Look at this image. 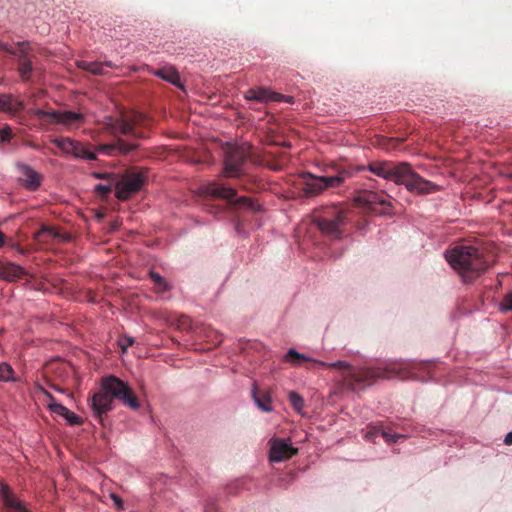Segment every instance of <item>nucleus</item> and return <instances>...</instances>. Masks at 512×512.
<instances>
[{"instance_id":"nucleus-19","label":"nucleus","mask_w":512,"mask_h":512,"mask_svg":"<svg viewBox=\"0 0 512 512\" xmlns=\"http://www.w3.org/2000/svg\"><path fill=\"white\" fill-rule=\"evenodd\" d=\"M252 397L254 399L255 404L263 412H271L273 410L272 400L269 392L259 390L256 384L253 385Z\"/></svg>"},{"instance_id":"nucleus-41","label":"nucleus","mask_w":512,"mask_h":512,"mask_svg":"<svg viewBox=\"0 0 512 512\" xmlns=\"http://www.w3.org/2000/svg\"><path fill=\"white\" fill-rule=\"evenodd\" d=\"M5 244V235L0 231V248Z\"/></svg>"},{"instance_id":"nucleus-12","label":"nucleus","mask_w":512,"mask_h":512,"mask_svg":"<svg viewBox=\"0 0 512 512\" xmlns=\"http://www.w3.org/2000/svg\"><path fill=\"white\" fill-rule=\"evenodd\" d=\"M53 143L66 154H71L75 158L95 160L96 155L88 150L81 142L68 137L54 139Z\"/></svg>"},{"instance_id":"nucleus-1","label":"nucleus","mask_w":512,"mask_h":512,"mask_svg":"<svg viewBox=\"0 0 512 512\" xmlns=\"http://www.w3.org/2000/svg\"><path fill=\"white\" fill-rule=\"evenodd\" d=\"M285 360L291 362L293 365H301L304 361H311L326 368L341 370L344 373L343 381L345 385L352 390L361 389L364 386L370 385L374 380L379 378H390L394 375H399L398 364L393 365L386 370L371 368L354 369L345 361H336L333 363L317 361L306 357L304 354L298 353L295 349H290L287 352Z\"/></svg>"},{"instance_id":"nucleus-8","label":"nucleus","mask_w":512,"mask_h":512,"mask_svg":"<svg viewBox=\"0 0 512 512\" xmlns=\"http://www.w3.org/2000/svg\"><path fill=\"white\" fill-rule=\"evenodd\" d=\"M203 193L212 198L227 200L234 207H248L254 209L252 199L246 196L235 198L237 190L219 182H210L203 187Z\"/></svg>"},{"instance_id":"nucleus-21","label":"nucleus","mask_w":512,"mask_h":512,"mask_svg":"<svg viewBox=\"0 0 512 512\" xmlns=\"http://www.w3.org/2000/svg\"><path fill=\"white\" fill-rule=\"evenodd\" d=\"M26 274L25 270L14 263H3V271L1 280L15 281Z\"/></svg>"},{"instance_id":"nucleus-4","label":"nucleus","mask_w":512,"mask_h":512,"mask_svg":"<svg viewBox=\"0 0 512 512\" xmlns=\"http://www.w3.org/2000/svg\"><path fill=\"white\" fill-rule=\"evenodd\" d=\"M445 258L464 282H471L489 267L484 252L475 246L458 245L446 251Z\"/></svg>"},{"instance_id":"nucleus-42","label":"nucleus","mask_w":512,"mask_h":512,"mask_svg":"<svg viewBox=\"0 0 512 512\" xmlns=\"http://www.w3.org/2000/svg\"><path fill=\"white\" fill-rule=\"evenodd\" d=\"M3 262L0 261V279L2 278Z\"/></svg>"},{"instance_id":"nucleus-27","label":"nucleus","mask_w":512,"mask_h":512,"mask_svg":"<svg viewBox=\"0 0 512 512\" xmlns=\"http://www.w3.org/2000/svg\"><path fill=\"white\" fill-rule=\"evenodd\" d=\"M46 236L50 238L58 237V233L48 227H42L38 232L35 233V239L39 242H47Z\"/></svg>"},{"instance_id":"nucleus-13","label":"nucleus","mask_w":512,"mask_h":512,"mask_svg":"<svg viewBox=\"0 0 512 512\" xmlns=\"http://www.w3.org/2000/svg\"><path fill=\"white\" fill-rule=\"evenodd\" d=\"M16 54H12L18 58V72L23 80H29L33 71L32 64V47L30 42L22 41L16 43Z\"/></svg>"},{"instance_id":"nucleus-18","label":"nucleus","mask_w":512,"mask_h":512,"mask_svg":"<svg viewBox=\"0 0 512 512\" xmlns=\"http://www.w3.org/2000/svg\"><path fill=\"white\" fill-rule=\"evenodd\" d=\"M79 69L85 70L93 75H104V67L114 68L115 64L111 61L105 62H88L85 60H79L76 62Z\"/></svg>"},{"instance_id":"nucleus-6","label":"nucleus","mask_w":512,"mask_h":512,"mask_svg":"<svg viewBox=\"0 0 512 512\" xmlns=\"http://www.w3.org/2000/svg\"><path fill=\"white\" fill-rule=\"evenodd\" d=\"M315 223L323 234L331 238H340L342 228L347 223V212L342 206L327 207L315 218Z\"/></svg>"},{"instance_id":"nucleus-3","label":"nucleus","mask_w":512,"mask_h":512,"mask_svg":"<svg viewBox=\"0 0 512 512\" xmlns=\"http://www.w3.org/2000/svg\"><path fill=\"white\" fill-rule=\"evenodd\" d=\"M113 399L121 401L132 409L140 407L137 397L127 383L115 376L104 377L101 381V389L89 400L93 415L101 424H103V416L113 408Z\"/></svg>"},{"instance_id":"nucleus-5","label":"nucleus","mask_w":512,"mask_h":512,"mask_svg":"<svg viewBox=\"0 0 512 512\" xmlns=\"http://www.w3.org/2000/svg\"><path fill=\"white\" fill-rule=\"evenodd\" d=\"M333 174L325 176H315L309 172L301 174L303 191L305 196L313 197L322 193L325 189L338 188L356 175L360 171H364V166L339 165L331 166Z\"/></svg>"},{"instance_id":"nucleus-15","label":"nucleus","mask_w":512,"mask_h":512,"mask_svg":"<svg viewBox=\"0 0 512 512\" xmlns=\"http://www.w3.org/2000/svg\"><path fill=\"white\" fill-rule=\"evenodd\" d=\"M298 452L288 440L276 438L271 442L269 459L272 462H282L290 459Z\"/></svg>"},{"instance_id":"nucleus-37","label":"nucleus","mask_w":512,"mask_h":512,"mask_svg":"<svg viewBox=\"0 0 512 512\" xmlns=\"http://www.w3.org/2000/svg\"><path fill=\"white\" fill-rule=\"evenodd\" d=\"M110 498L112 499L114 505L116 506V508L118 510H124V502L121 497H119L118 495H116L114 493H111Z\"/></svg>"},{"instance_id":"nucleus-26","label":"nucleus","mask_w":512,"mask_h":512,"mask_svg":"<svg viewBox=\"0 0 512 512\" xmlns=\"http://www.w3.org/2000/svg\"><path fill=\"white\" fill-rule=\"evenodd\" d=\"M46 395L47 397L49 398V402H48V407L50 409V411L56 415H60L64 418L65 414L67 413L68 411V408H66L65 406H63L62 404L58 403L55 401L54 397L46 392Z\"/></svg>"},{"instance_id":"nucleus-36","label":"nucleus","mask_w":512,"mask_h":512,"mask_svg":"<svg viewBox=\"0 0 512 512\" xmlns=\"http://www.w3.org/2000/svg\"><path fill=\"white\" fill-rule=\"evenodd\" d=\"M93 176L97 179H105V180H108L110 182H115L116 181V178H117V175L114 174V173H93Z\"/></svg>"},{"instance_id":"nucleus-23","label":"nucleus","mask_w":512,"mask_h":512,"mask_svg":"<svg viewBox=\"0 0 512 512\" xmlns=\"http://www.w3.org/2000/svg\"><path fill=\"white\" fill-rule=\"evenodd\" d=\"M23 109L22 102L13 103L12 96L10 94H0V111L3 112H17Z\"/></svg>"},{"instance_id":"nucleus-16","label":"nucleus","mask_w":512,"mask_h":512,"mask_svg":"<svg viewBox=\"0 0 512 512\" xmlns=\"http://www.w3.org/2000/svg\"><path fill=\"white\" fill-rule=\"evenodd\" d=\"M357 199L365 204L368 209L379 213H386L390 207V203L387 201V195L383 193L366 191Z\"/></svg>"},{"instance_id":"nucleus-28","label":"nucleus","mask_w":512,"mask_h":512,"mask_svg":"<svg viewBox=\"0 0 512 512\" xmlns=\"http://www.w3.org/2000/svg\"><path fill=\"white\" fill-rule=\"evenodd\" d=\"M289 401L292 405V407L297 411L301 412V410L304 407V400L303 398L296 392L291 391L289 393Z\"/></svg>"},{"instance_id":"nucleus-35","label":"nucleus","mask_w":512,"mask_h":512,"mask_svg":"<svg viewBox=\"0 0 512 512\" xmlns=\"http://www.w3.org/2000/svg\"><path fill=\"white\" fill-rule=\"evenodd\" d=\"M381 436L385 439L386 442L388 443H395L397 442V440L399 438H401L402 436L399 435V434H392L390 432H387V431H381Z\"/></svg>"},{"instance_id":"nucleus-30","label":"nucleus","mask_w":512,"mask_h":512,"mask_svg":"<svg viewBox=\"0 0 512 512\" xmlns=\"http://www.w3.org/2000/svg\"><path fill=\"white\" fill-rule=\"evenodd\" d=\"M175 325L179 330H189L192 327V320L186 315H180L177 317Z\"/></svg>"},{"instance_id":"nucleus-34","label":"nucleus","mask_w":512,"mask_h":512,"mask_svg":"<svg viewBox=\"0 0 512 512\" xmlns=\"http://www.w3.org/2000/svg\"><path fill=\"white\" fill-rule=\"evenodd\" d=\"M13 138V132L10 126L6 125L0 130V139L2 142H9Z\"/></svg>"},{"instance_id":"nucleus-31","label":"nucleus","mask_w":512,"mask_h":512,"mask_svg":"<svg viewBox=\"0 0 512 512\" xmlns=\"http://www.w3.org/2000/svg\"><path fill=\"white\" fill-rule=\"evenodd\" d=\"M115 186V183L110 182L106 185L98 184L95 186V192L101 197H107L112 191V186Z\"/></svg>"},{"instance_id":"nucleus-2","label":"nucleus","mask_w":512,"mask_h":512,"mask_svg":"<svg viewBox=\"0 0 512 512\" xmlns=\"http://www.w3.org/2000/svg\"><path fill=\"white\" fill-rule=\"evenodd\" d=\"M368 170L378 177L404 185L410 192L430 194L438 191V186L416 173L407 162L373 161Z\"/></svg>"},{"instance_id":"nucleus-10","label":"nucleus","mask_w":512,"mask_h":512,"mask_svg":"<svg viewBox=\"0 0 512 512\" xmlns=\"http://www.w3.org/2000/svg\"><path fill=\"white\" fill-rule=\"evenodd\" d=\"M145 177L139 172H128L121 178L117 176L115 183V195L119 200H128L132 195L141 190Z\"/></svg>"},{"instance_id":"nucleus-17","label":"nucleus","mask_w":512,"mask_h":512,"mask_svg":"<svg viewBox=\"0 0 512 512\" xmlns=\"http://www.w3.org/2000/svg\"><path fill=\"white\" fill-rule=\"evenodd\" d=\"M20 174V181L29 190H36L40 186L41 177L29 165L17 163L16 165Z\"/></svg>"},{"instance_id":"nucleus-7","label":"nucleus","mask_w":512,"mask_h":512,"mask_svg":"<svg viewBox=\"0 0 512 512\" xmlns=\"http://www.w3.org/2000/svg\"><path fill=\"white\" fill-rule=\"evenodd\" d=\"M149 119L146 115L139 112L126 113L116 119H110L108 125L109 131L115 135H132L143 137L144 133L139 131L140 127L148 126Z\"/></svg>"},{"instance_id":"nucleus-40","label":"nucleus","mask_w":512,"mask_h":512,"mask_svg":"<svg viewBox=\"0 0 512 512\" xmlns=\"http://www.w3.org/2000/svg\"><path fill=\"white\" fill-rule=\"evenodd\" d=\"M505 445H512V432H509L504 439Z\"/></svg>"},{"instance_id":"nucleus-14","label":"nucleus","mask_w":512,"mask_h":512,"mask_svg":"<svg viewBox=\"0 0 512 512\" xmlns=\"http://www.w3.org/2000/svg\"><path fill=\"white\" fill-rule=\"evenodd\" d=\"M244 98L247 101H253L258 103H268V102H288L292 103L291 96H285L283 94L271 91L265 87L258 88H250L244 93Z\"/></svg>"},{"instance_id":"nucleus-20","label":"nucleus","mask_w":512,"mask_h":512,"mask_svg":"<svg viewBox=\"0 0 512 512\" xmlns=\"http://www.w3.org/2000/svg\"><path fill=\"white\" fill-rule=\"evenodd\" d=\"M154 75L171 83L172 85L182 88L181 79L178 71L172 66L162 67L154 72Z\"/></svg>"},{"instance_id":"nucleus-33","label":"nucleus","mask_w":512,"mask_h":512,"mask_svg":"<svg viewBox=\"0 0 512 512\" xmlns=\"http://www.w3.org/2000/svg\"><path fill=\"white\" fill-rule=\"evenodd\" d=\"M64 418L70 425H80L82 423L81 418L69 409Z\"/></svg>"},{"instance_id":"nucleus-25","label":"nucleus","mask_w":512,"mask_h":512,"mask_svg":"<svg viewBox=\"0 0 512 512\" xmlns=\"http://www.w3.org/2000/svg\"><path fill=\"white\" fill-rule=\"evenodd\" d=\"M149 277L153 281L154 286H155V291L157 293H164L171 289V286L160 274H158L154 271H151L149 273Z\"/></svg>"},{"instance_id":"nucleus-22","label":"nucleus","mask_w":512,"mask_h":512,"mask_svg":"<svg viewBox=\"0 0 512 512\" xmlns=\"http://www.w3.org/2000/svg\"><path fill=\"white\" fill-rule=\"evenodd\" d=\"M136 147H137L136 144L126 143L119 139L116 144L100 145L98 148V151L107 153V154H112L113 151L118 150L120 153L126 154V153H129L130 151L136 149Z\"/></svg>"},{"instance_id":"nucleus-29","label":"nucleus","mask_w":512,"mask_h":512,"mask_svg":"<svg viewBox=\"0 0 512 512\" xmlns=\"http://www.w3.org/2000/svg\"><path fill=\"white\" fill-rule=\"evenodd\" d=\"M14 371L12 367L7 363L0 364V380L1 381H10L13 380Z\"/></svg>"},{"instance_id":"nucleus-9","label":"nucleus","mask_w":512,"mask_h":512,"mask_svg":"<svg viewBox=\"0 0 512 512\" xmlns=\"http://www.w3.org/2000/svg\"><path fill=\"white\" fill-rule=\"evenodd\" d=\"M250 147L248 145L230 146L227 148L224 158V176L238 178L242 175V167L249 158Z\"/></svg>"},{"instance_id":"nucleus-24","label":"nucleus","mask_w":512,"mask_h":512,"mask_svg":"<svg viewBox=\"0 0 512 512\" xmlns=\"http://www.w3.org/2000/svg\"><path fill=\"white\" fill-rule=\"evenodd\" d=\"M3 499L8 512H30L21 501L8 492L4 493Z\"/></svg>"},{"instance_id":"nucleus-11","label":"nucleus","mask_w":512,"mask_h":512,"mask_svg":"<svg viewBox=\"0 0 512 512\" xmlns=\"http://www.w3.org/2000/svg\"><path fill=\"white\" fill-rule=\"evenodd\" d=\"M31 114L39 119H48L50 123L56 124L61 123L67 126H71L75 123H81L84 120L82 113L73 111H45L43 109H32Z\"/></svg>"},{"instance_id":"nucleus-39","label":"nucleus","mask_w":512,"mask_h":512,"mask_svg":"<svg viewBox=\"0 0 512 512\" xmlns=\"http://www.w3.org/2000/svg\"><path fill=\"white\" fill-rule=\"evenodd\" d=\"M124 344H121L123 347V350H125L128 346H132L134 344V339L132 337H125L123 339Z\"/></svg>"},{"instance_id":"nucleus-32","label":"nucleus","mask_w":512,"mask_h":512,"mask_svg":"<svg viewBox=\"0 0 512 512\" xmlns=\"http://www.w3.org/2000/svg\"><path fill=\"white\" fill-rule=\"evenodd\" d=\"M500 308L504 312H512V291L504 296L500 303Z\"/></svg>"},{"instance_id":"nucleus-38","label":"nucleus","mask_w":512,"mask_h":512,"mask_svg":"<svg viewBox=\"0 0 512 512\" xmlns=\"http://www.w3.org/2000/svg\"><path fill=\"white\" fill-rule=\"evenodd\" d=\"M0 50L7 52L8 54H16V50L9 45L0 41Z\"/></svg>"}]
</instances>
